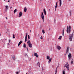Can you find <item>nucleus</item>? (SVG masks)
<instances>
[{
    "label": "nucleus",
    "mask_w": 74,
    "mask_h": 74,
    "mask_svg": "<svg viewBox=\"0 0 74 74\" xmlns=\"http://www.w3.org/2000/svg\"><path fill=\"white\" fill-rule=\"evenodd\" d=\"M71 26L69 25V29H67L66 30V32L67 33H69L70 34L71 33Z\"/></svg>",
    "instance_id": "obj_1"
},
{
    "label": "nucleus",
    "mask_w": 74,
    "mask_h": 74,
    "mask_svg": "<svg viewBox=\"0 0 74 74\" xmlns=\"http://www.w3.org/2000/svg\"><path fill=\"white\" fill-rule=\"evenodd\" d=\"M74 33V30H73L72 34H70L69 35V40L70 41H72V39L73 38V34Z\"/></svg>",
    "instance_id": "obj_2"
},
{
    "label": "nucleus",
    "mask_w": 74,
    "mask_h": 74,
    "mask_svg": "<svg viewBox=\"0 0 74 74\" xmlns=\"http://www.w3.org/2000/svg\"><path fill=\"white\" fill-rule=\"evenodd\" d=\"M27 44H28L29 47L30 48H32V46L33 45L31 43V42L30 40H29L27 42Z\"/></svg>",
    "instance_id": "obj_3"
},
{
    "label": "nucleus",
    "mask_w": 74,
    "mask_h": 74,
    "mask_svg": "<svg viewBox=\"0 0 74 74\" xmlns=\"http://www.w3.org/2000/svg\"><path fill=\"white\" fill-rule=\"evenodd\" d=\"M64 67H66L67 69L68 70H69V65L68 63H67L64 66Z\"/></svg>",
    "instance_id": "obj_4"
},
{
    "label": "nucleus",
    "mask_w": 74,
    "mask_h": 74,
    "mask_svg": "<svg viewBox=\"0 0 74 74\" xmlns=\"http://www.w3.org/2000/svg\"><path fill=\"white\" fill-rule=\"evenodd\" d=\"M41 17L43 20V22H44V14L43 12H42V14H41Z\"/></svg>",
    "instance_id": "obj_5"
},
{
    "label": "nucleus",
    "mask_w": 74,
    "mask_h": 74,
    "mask_svg": "<svg viewBox=\"0 0 74 74\" xmlns=\"http://www.w3.org/2000/svg\"><path fill=\"white\" fill-rule=\"evenodd\" d=\"M27 33H26V34L25 38V42H26V41H27Z\"/></svg>",
    "instance_id": "obj_6"
},
{
    "label": "nucleus",
    "mask_w": 74,
    "mask_h": 74,
    "mask_svg": "<svg viewBox=\"0 0 74 74\" xmlns=\"http://www.w3.org/2000/svg\"><path fill=\"white\" fill-rule=\"evenodd\" d=\"M22 16V12H19V15H18V16L19 17H21Z\"/></svg>",
    "instance_id": "obj_7"
},
{
    "label": "nucleus",
    "mask_w": 74,
    "mask_h": 74,
    "mask_svg": "<svg viewBox=\"0 0 74 74\" xmlns=\"http://www.w3.org/2000/svg\"><path fill=\"white\" fill-rule=\"evenodd\" d=\"M69 47H67V49L66 51V53L68 54L69 53Z\"/></svg>",
    "instance_id": "obj_8"
},
{
    "label": "nucleus",
    "mask_w": 74,
    "mask_h": 74,
    "mask_svg": "<svg viewBox=\"0 0 74 74\" xmlns=\"http://www.w3.org/2000/svg\"><path fill=\"white\" fill-rule=\"evenodd\" d=\"M68 58L69 59H70L71 58V54L70 53L68 55Z\"/></svg>",
    "instance_id": "obj_9"
},
{
    "label": "nucleus",
    "mask_w": 74,
    "mask_h": 74,
    "mask_svg": "<svg viewBox=\"0 0 74 74\" xmlns=\"http://www.w3.org/2000/svg\"><path fill=\"white\" fill-rule=\"evenodd\" d=\"M43 12H44L45 15H47V12H46V10H45V9H44Z\"/></svg>",
    "instance_id": "obj_10"
},
{
    "label": "nucleus",
    "mask_w": 74,
    "mask_h": 74,
    "mask_svg": "<svg viewBox=\"0 0 74 74\" xmlns=\"http://www.w3.org/2000/svg\"><path fill=\"white\" fill-rule=\"evenodd\" d=\"M57 48L58 49V50H60V49H61V47L59 46H57Z\"/></svg>",
    "instance_id": "obj_11"
},
{
    "label": "nucleus",
    "mask_w": 74,
    "mask_h": 74,
    "mask_svg": "<svg viewBox=\"0 0 74 74\" xmlns=\"http://www.w3.org/2000/svg\"><path fill=\"white\" fill-rule=\"evenodd\" d=\"M34 56H35L37 58L38 57V54L37 53H34Z\"/></svg>",
    "instance_id": "obj_12"
},
{
    "label": "nucleus",
    "mask_w": 74,
    "mask_h": 74,
    "mask_svg": "<svg viewBox=\"0 0 74 74\" xmlns=\"http://www.w3.org/2000/svg\"><path fill=\"white\" fill-rule=\"evenodd\" d=\"M22 42H23L22 41H21L18 44V47H19V45H20Z\"/></svg>",
    "instance_id": "obj_13"
},
{
    "label": "nucleus",
    "mask_w": 74,
    "mask_h": 74,
    "mask_svg": "<svg viewBox=\"0 0 74 74\" xmlns=\"http://www.w3.org/2000/svg\"><path fill=\"white\" fill-rule=\"evenodd\" d=\"M60 1V7H61L62 5V0H59Z\"/></svg>",
    "instance_id": "obj_14"
},
{
    "label": "nucleus",
    "mask_w": 74,
    "mask_h": 74,
    "mask_svg": "<svg viewBox=\"0 0 74 74\" xmlns=\"http://www.w3.org/2000/svg\"><path fill=\"white\" fill-rule=\"evenodd\" d=\"M24 11L25 12H26V11H27V8L26 7H25L24 8Z\"/></svg>",
    "instance_id": "obj_15"
},
{
    "label": "nucleus",
    "mask_w": 74,
    "mask_h": 74,
    "mask_svg": "<svg viewBox=\"0 0 74 74\" xmlns=\"http://www.w3.org/2000/svg\"><path fill=\"white\" fill-rule=\"evenodd\" d=\"M49 59H50V57L49 56H47V59L48 60H49Z\"/></svg>",
    "instance_id": "obj_16"
},
{
    "label": "nucleus",
    "mask_w": 74,
    "mask_h": 74,
    "mask_svg": "<svg viewBox=\"0 0 74 74\" xmlns=\"http://www.w3.org/2000/svg\"><path fill=\"white\" fill-rule=\"evenodd\" d=\"M62 37V36H59V38H58V39H59V40H61Z\"/></svg>",
    "instance_id": "obj_17"
},
{
    "label": "nucleus",
    "mask_w": 74,
    "mask_h": 74,
    "mask_svg": "<svg viewBox=\"0 0 74 74\" xmlns=\"http://www.w3.org/2000/svg\"><path fill=\"white\" fill-rule=\"evenodd\" d=\"M16 11H17V10L16 9H15V10H14V14H15L16 12Z\"/></svg>",
    "instance_id": "obj_18"
},
{
    "label": "nucleus",
    "mask_w": 74,
    "mask_h": 74,
    "mask_svg": "<svg viewBox=\"0 0 74 74\" xmlns=\"http://www.w3.org/2000/svg\"><path fill=\"white\" fill-rule=\"evenodd\" d=\"M51 60H52V58H50L49 59L48 62H49L48 63H49L50 62H51Z\"/></svg>",
    "instance_id": "obj_19"
},
{
    "label": "nucleus",
    "mask_w": 74,
    "mask_h": 74,
    "mask_svg": "<svg viewBox=\"0 0 74 74\" xmlns=\"http://www.w3.org/2000/svg\"><path fill=\"white\" fill-rule=\"evenodd\" d=\"M58 67H57L56 68V73H55V74H56V73H57V70H58Z\"/></svg>",
    "instance_id": "obj_20"
},
{
    "label": "nucleus",
    "mask_w": 74,
    "mask_h": 74,
    "mask_svg": "<svg viewBox=\"0 0 74 74\" xmlns=\"http://www.w3.org/2000/svg\"><path fill=\"white\" fill-rule=\"evenodd\" d=\"M6 9V10H8V5L5 6Z\"/></svg>",
    "instance_id": "obj_21"
},
{
    "label": "nucleus",
    "mask_w": 74,
    "mask_h": 74,
    "mask_svg": "<svg viewBox=\"0 0 74 74\" xmlns=\"http://www.w3.org/2000/svg\"><path fill=\"white\" fill-rule=\"evenodd\" d=\"M26 45L24 43V45H23V47L24 48H26Z\"/></svg>",
    "instance_id": "obj_22"
},
{
    "label": "nucleus",
    "mask_w": 74,
    "mask_h": 74,
    "mask_svg": "<svg viewBox=\"0 0 74 74\" xmlns=\"http://www.w3.org/2000/svg\"><path fill=\"white\" fill-rule=\"evenodd\" d=\"M13 60H15V56H13Z\"/></svg>",
    "instance_id": "obj_23"
},
{
    "label": "nucleus",
    "mask_w": 74,
    "mask_h": 74,
    "mask_svg": "<svg viewBox=\"0 0 74 74\" xmlns=\"http://www.w3.org/2000/svg\"><path fill=\"white\" fill-rule=\"evenodd\" d=\"M28 38L29 40H30V36H29V35H28Z\"/></svg>",
    "instance_id": "obj_24"
},
{
    "label": "nucleus",
    "mask_w": 74,
    "mask_h": 74,
    "mask_svg": "<svg viewBox=\"0 0 74 74\" xmlns=\"http://www.w3.org/2000/svg\"><path fill=\"white\" fill-rule=\"evenodd\" d=\"M42 33H43V34H44V33H45V31H44V30H42Z\"/></svg>",
    "instance_id": "obj_25"
},
{
    "label": "nucleus",
    "mask_w": 74,
    "mask_h": 74,
    "mask_svg": "<svg viewBox=\"0 0 74 74\" xmlns=\"http://www.w3.org/2000/svg\"><path fill=\"white\" fill-rule=\"evenodd\" d=\"M64 29L62 31L63 32L62 35L63 36H64Z\"/></svg>",
    "instance_id": "obj_26"
},
{
    "label": "nucleus",
    "mask_w": 74,
    "mask_h": 74,
    "mask_svg": "<svg viewBox=\"0 0 74 74\" xmlns=\"http://www.w3.org/2000/svg\"><path fill=\"white\" fill-rule=\"evenodd\" d=\"M15 35H14V34L13 35V38H15Z\"/></svg>",
    "instance_id": "obj_27"
},
{
    "label": "nucleus",
    "mask_w": 74,
    "mask_h": 74,
    "mask_svg": "<svg viewBox=\"0 0 74 74\" xmlns=\"http://www.w3.org/2000/svg\"><path fill=\"white\" fill-rule=\"evenodd\" d=\"M63 74H65V71H63Z\"/></svg>",
    "instance_id": "obj_28"
},
{
    "label": "nucleus",
    "mask_w": 74,
    "mask_h": 74,
    "mask_svg": "<svg viewBox=\"0 0 74 74\" xmlns=\"http://www.w3.org/2000/svg\"><path fill=\"white\" fill-rule=\"evenodd\" d=\"M71 64H73V61H72L71 62Z\"/></svg>",
    "instance_id": "obj_29"
},
{
    "label": "nucleus",
    "mask_w": 74,
    "mask_h": 74,
    "mask_svg": "<svg viewBox=\"0 0 74 74\" xmlns=\"http://www.w3.org/2000/svg\"><path fill=\"white\" fill-rule=\"evenodd\" d=\"M27 51L28 52H29V49H28V48H27Z\"/></svg>",
    "instance_id": "obj_30"
},
{
    "label": "nucleus",
    "mask_w": 74,
    "mask_h": 74,
    "mask_svg": "<svg viewBox=\"0 0 74 74\" xmlns=\"http://www.w3.org/2000/svg\"><path fill=\"white\" fill-rule=\"evenodd\" d=\"M40 64V62H38V63H37V64Z\"/></svg>",
    "instance_id": "obj_31"
},
{
    "label": "nucleus",
    "mask_w": 74,
    "mask_h": 74,
    "mask_svg": "<svg viewBox=\"0 0 74 74\" xmlns=\"http://www.w3.org/2000/svg\"><path fill=\"white\" fill-rule=\"evenodd\" d=\"M8 10H7V9H5V11L6 12H7V11Z\"/></svg>",
    "instance_id": "obj_32"
},
{
    "label": "nucleus",
    "mask_w": 74,
    "mask_h": 74,
    "mask_svg": "<svg viewBox=\"0 0 74 74\" xmlns=\"http://www.w3.org/2000/svg\"><path fill=\"white\" fill-rule=\"evenodd\" d=\"M38 66L39 67H40V64H39Z\"/></svg>",
    "instance_id": "obj_33"
},
{
    "label": "nucleus",
    "mask_w": 74,
    "mask_h": 74,
    "mask_svg": "<svg viewBox=\"0 0 74 74\" xmlns=\"http://www.w3.org/2000/svg\"><path fill=\"white\" fill-rule=\"evenodd\" d=\"M40 39H42V36H41L40 37Z\"/></svg>",
    "instance_id": "obj_34"
},
{
    "label": "nucleus",
    "mask_w": 74,
    "mask_h": 74,
    "mask_svg": "<svg viewBox=\"0 0 74 74\" xmlns=\"http://www.w3.org/2000/svg\"><path fill=\"white\" fill-rule=\"evenodd\" d=\"M57 7H58V6H56L55 8H57Z\"/></svg>",
    "instance_id": "obj_35"
},
{
    "label": "nucleus",
    "mask_w": 74,
    "mask_h": 74,
    "mask_svg": "<svg viewBox=\"0 0 74 74\" xmlns=\"http://www.w3.org/2000/svg\"><path fill=\"white\" fill-rule=\"evenodd\" d=\"M10 42H11V40H9V42H10Z\"/></svg>",
    "instance_id": "obj_36"
},
{
    "label": "nucleus",
    "mask_w": 74,
    "mask_h": 74,
    "mask_svg": "<svg viewBox=\"0 0 74 74\" xmlns=\"http://www.w3.org/2000/svg\"><path fill=\"white\" fill-rule=\"evenodd\" d=\"M18 73H19V72H16V74H18Z\"/></svg>",
    "instance_id": "obj_37"
},
{
    "label": "nucleus",
    "mask_w": 74,
    "mask_h": 74,
    "mask_svg": "<svg viewBox=\"0 0 74 74\" xmlns=\"http://www.w3.org/2000/svg\"><path fill=\"white\" fill-rule=\"evenodd\" d=\"M56 6H58V4L56 3Z\"/></svg>",
    "instance_id": "obj_38"
},
{
    "label": "nucleus",
    "mask_w": 74,
    "mask_h": 74,
    "mask_svg": "<svg viewBox=\"0 0 74 74\" xmlns=\"http://www.w3.org/2000/svg\"><path fill=\"white\" fill-rule=\"evenodd\" d=\"M68 27H69V26H67V29H68Z\"/></svg>",
    "instance_id": "obj_39"
},
{
    "label": "nucleus",
    "mask_w": 74,
    "mask_h": 74,
    "mask_svg": "<svg viewBox=\"0 0 74 74\" xmlns=\"http://www.w3.org/2000/svg\"><path fill=\"white\" fill-rule=\"evenodd\" d=\"M56 8H55V11H56Z\"/></svg>",
    "instance_id": "obj_40"
},
{
    "label": "nucleus",
    "mask_w": 74,
    "mask_h": 74,
    "mask_svg": "<svg viewBox=\"0 0 74 74\" xmlns=\"http://www.w3.org/2000/svg\"><path fill=\"white\" fill-rule=\"evenodd\" d=\"M40 3H41V0H40Z\"/></svg>",
    "instance_id": "obj_41"
},
{
    "label": "nucleus",
    "mask_w": 74,
    "mask_h": 74,
    "mask_svg": "<svg viewBox=\"0 0 74 74\" xmlns=\"http://www.w3.org/2000/svg\"><path fill=\"white\" fill-rule=\"evenodd\" d=\"M6 19H8V18L7 17H6Z\"/></svg>",
    "instance_id": "obj_42"
},
{
    "label": "nucleus",
    "mask_w": 74,
    "mask_h": 74,
    "mask_svg": "<svg viewBox=\"0 0 74 74\" xmlns=\"http://www.w3.org/2000/svg\"><path fill=\"white\" fill-rule=\"evenodd\" d=\"M42 70H44V69L43 68H42Z\"/></svg>",
    "instance_id": "obj_43"
},
{
    "label": "nucleus",
    "mask_w": 74,
    "mask_h": 74,
    "mask_svg": "<svg viewBox=\"0 0 74 74\" xmlns=\"http://www.w3.org/2000/svg\"><path fill=\"white\" fill-rule=\"evenodd\" d=\"M8 2H10V1H8Z\"/></svg>",
    "instance_id": "obj_44"
},
{
    "label": "nucleus",
    "mask_w": 74,
    "mask_h": 74,
    "mask_svg": "<svg viewBox=\"0 0 74 74\" xmlns=\"http://www.w3.org/2000/svg\"><path fill=\"white\" fill-rule=\"evenodd\" d=\"M11 8H12V7L11 6V7L10 8V9H11V10L12 9H11Z\"/></svg>",
    "instance_id": "obj_45"
},
{
    "label": "nucleus",
    "mask_w": 74,
    "mask_h": 74,
    "mask_svg": "<svg viewBox=\"0 0 74 74\" xmlns=\"http://www.w3.org/2000/svg\"><path fill=\"white\" fill-rule=\"evenodd\" d=\"M56 4H58V1L57 2Z\"/></svg>",
    "instance_id": "obj_46"
},
{
    "label": "nucleus",
    "mask_w": 74,
    "mask_h": 74,
    "mask_svg": "<svg viewBox=\"0 0 74 74\" xmlns=\"http://www.w3.org/2000/svg\"><path fill=\"white\" fill-rule=\"evenodd\" d=\"M0 36H1V34L0 33Z\"/></svg>",
    "instance_id": "obj_47"
},
{
    "label": "nucleus",
    "mask_w": 74,
    "mask_h": 74,
    "mask_svg": "<svg viewBox=\"0 0 74 74\" xmlns=\"http://www.w3.org/2000/svg\"><path fill=\"white\" fill-rule=\"evenodd\" d=\"M71 0H69V1H71Z\"/></svg>",
    "instance_id": "obj_48"
},
{
    "label": "nucleus",
    "mask_w": 74,
    "mask_h": 74,
    "mask_svg": "<svg viewBox=\"0 0 74 74\" xmlns=\"http://www.w3.org/2000/svg\"><path fill=\"white\" fill-rule=\"evenodd\" d=\"M30 32H32V30H30Z\"/></svg>",
    "instance_id": "obj_49"
},
{
    "label": "nucleus",
    "mask_w": 74,
    "mask_h": 74,
    "mask_svg": "<svg viewBox=\"0 0 74 74\" xmlns=\"http://www.w3.org/2000/svg\"><path fill=\"white\" fill-rule=\"evenodd\" d=\"M49 11H50V9H49Z\"/></svg>",
    "instance_id": "obj_50"
},
{
    "label": "nucleus",
    "mask_w": 74,
    "mask_h": 74,
    "mask_svg": "<svg viewBox=\"0 0 74 74\" xmlns=\"http://www.w3.org/2000/svg\"><path fill=\"white\" fill-rule=\"evenodd\" d=\"M58 66H59V64L58 65Z\"/></svg>",
    "instance_id": "obj_51"
},
{
    "label": "nucleus",
    "mask_w": 74,
    "mask_h": 74,
    "mask_svg": "<svg viewBox=\"0 0 74 74\" xmlns=\"http://www.w3.org/2000/svg\"><path fill=\"white\" fill-rule=\"evenodd\" d=\"M4 0V1H5V0Z\"/></svg>",
    "instance_id": "obj_52"
},
{
    "label": "nucleus",
    "mask_w": 74,
    "mask_h": 74,
    "mask_svg": "<svg viewBox=\"0 0 74 74\" xmlns=\"http://www.w3.org/2000/svg\"><path fill=\"white\" fill-rule=\"evenodd\" d=\"M55 45H56V44Z\"/></svg>",
    "instance_id": "obj_53"
},
{
    "label": "nucleus",
    "mask_w": 74,
    "mask_h": 74,
    "mask_svg": "<svg viewBox=\"0 0 74 74\" xmlns=\"http://www.w3.org/2000/svg\"><path fill=\"white\" fill-rule=\"evenodd\" d=\"M26 74H27V73H26Z\"/></svg>",
    "instance_id": "obj_54"
}]
</instances>
